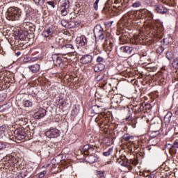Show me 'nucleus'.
<instances>
[{"label":"nucleus","mask_w":178,"mask_h":178,"mask_svg":"<svg viewBox=\"0 0 178 178\" xmlns=\"http://www.w3.org/2000/svg\"><path fill=\"white\" fill-rule=\"evenodd\" d=\"M117 162L121 166H124L125 168H127L129 170H131L133 169V167L131 165H134V166H136V165H138V159H127L126 156L121 155L118 159H117Z\"/></svg>","instance_id":"nucleus-1"},{"label":"nucleus","mask_w":178,"mask_h":178,"mask_svg":"<svg viewBox=\"0 0 178 178\" xmlns=\"http://www.w3.org/2000/svg\"><path fill=\"white\" fill-rule=\"evenodd\" d=\"M22 16V10L17 7H10L6 12V19L8 20H19Z\"/></svg>","instance_id":"nucleus-2"},{"label":"nucleus","mask_w":178,"mask_h":178,"mask_svg":"<svg viewBox=\"0 0 178 178\" xmlns=\"http://www.w3.org/2000/svg\"><path fill=\"white\" fill-rule=\"evenodd\" d=\"M117 55L120 58H130L131 56V52H133V47L129 46H122L120 49H117Z\"/></svg>","instance_id":"nucleus-3"},{"label":"nucleus","mask_w":178,"mask_h":178,"mask_svg":"<svg viewBox=\"0 0 178 178\" xmlns=\"http://www.w3.org/2000/svg\"><path fill=\"white\" fill-rule=\"evenodd\" d=\"M93 33L95 38H98V40H102L105 38V31H104V29L99 24L95 26Z\"/></svg>","instance_id":"nucleus-4"},{"label":"nucleus","mask_w":178,"mask_h":178,"mask_svg":"<svg viewBox=\"0 0 178 178\" xmlns=\"http://www.w3.org/2000/svg\"><path fill=\"white\" fill-rule=\"evenodd\" d=\"M165 147L170 151L172 156H175L176 154H177L178 140H175L172 145L170 143L165 144Z\"/></svg>","instance_id":"nucleus-5"},{"label":"nucleus","mask_w":178,"mask_h":178,"mask_svg":"<svg viewBox=\"0 0 178 178\" xmlns=\"http://www.w3.org/2000/svg\"><path fill=\"white\" fill-rule=\"evenodd\" d=\"M65 41L64 39H59L58 40V44L60 47H61L62 49H64L65 51H67V52L70 54H73L74 52V46L72 44H62V42Z\"/></svg>","instance_id":"nucleus-6"},{"label":"nucleus","mask_w":178,"mask_h":178,"mask_svg":"<svg viewBox=\"0 0 178 178\" xmlns=\"http://www.w3.org/2000/svg\"><path fill=\"white\" fill-rule=\"evenodd\" d=\"M45 135L49 138H58L60 136V131L58 129H50L49 131H46Z\"/></svg>","instance_id":"nucleus-7"},{"label":"nucleus","mask_w":178,"mask_h":178,"mask_svg":"<svg viewBox=\"0 0 178 178\" xmlns=\"http://www.w3.org/2000/svg\"><path fill=\"white\" fill-rule=\"evenodd\" d=\"M14 134L15 140H17V141H22V140H24L26 136V131H24V130L22 129H15Z\"/></svg>","instance_id":"nucleus-8"},{"label":"nucleus","mask_w":178,"mask_h":178,"mask_svg":"<svg viewBox=\"0 0 178 178\" xmlns=\"http://www.w3.org/2000/svg\"><path fill=\"white\" fill-rule=\"evenodd\" d=\"M111 104H117L118 105H124L126 104V101L123 99V97L120 95H115L111 98Z\"/></svg>","instance_id":"nucleus-9"},{"label":"nucleus","mask_w":178,"mask_h":178,"mask_svg":"<svg viewBox=\"0 0 178 178\" xmlns=\"http://www.w3.org/2000/svg\"><path fill=\"white\" fill-rule=\"evenodd\" d=\"M51 58L53 59L54 66H59L60 67H63V61L62 60V58L56 54L53 55Z\"/></svg>","instance_id":"nucleus-10"},{"label":"nucleus","mask_w":178,"mask_h":178,"mask_svg":"<svg viewBox=\"0 0 178 178\" xmlns=\"http://www.w3.org/2000/svg\"><path fill=\"white\" fill-rule=\"evenodd\" d=\"M80 62L82 65H88V63H91L92 62V56L90 54L83 55L80 58Z\"/></svg>","instance_id":"nucleus-11"},{"label":"nucleus","mask_w":178,"mask_h":178,"mask_svg":"<svg viewBox=\"0 0 178 178\" xmlns=\"http://www.w3.org/2000/svg\"><path fill=\"white\" fill-rule=\"evenodd\" d=\"M52 34H54V30L52 28H48L43 31L42 35L44 38H46V40H51Z\"/></svg>","instance_id":"nucleus-12"},{"label":"nucleus","mask_w":178,"mask_h":178,"mask_svg":"<svg viewBox=\"0 0 178 178\" xmlns=\"http://www.w3.org/2000/svg\"><path fill=\"white\" fill-rule=\"evenodd\" d=\"M47 115V110L44 108H40L39 111L33 114V118L35 119H41Z\"/></svg>","instance_id":"nucleus-13"},{"label":"nucleus","mask_w":178,"mask_h":178,"mask_svg":"<svg viewBox=\"0 0 178 178\" xmlns=\"http://www.w3.org/2000/svg\"><path fill=\"white\" fill-rule=\"evenodd\" d=\"M154 9L157 13L161 15H165V13H168V8L163 6H154Z\"/></svg>","instance_id":"nucleus-14"},{"label":"nucleus","mask_w":178,"mask_h":178,"mask_svg":"<svg viewBox=\"0 0 178 178\" xmlns=\"http://www.w3.org/2000/svg\"><path fill=\"white\" fill-rule=\"evenodd\" d=\"M152 108L151 104L142 103L139 104V111H141V112H147V111H149Z\"/></svg>","instance_id":"nucleus-15"},{"label":"nucleus","mask_w":178,"mask_h":178,"mask_svg":"<svg viewBox=\"0 0 178 178\" xmlns=\"http://www.w3.org/2000/svg\"><path fill=\"white\" fill-rule=\"evenodd\" d=\"M98 158L95 155L90 154L86 157V161L88 163H95L97 162Z\"/></svg>","instance_id":"nucleus-16"},{"label":"nucleus","mask_w":178,"mask_h":178,"mask_svg":"<svg viewBox=\"0 0 178 178\" xmlns=\"http://www.w3.org/2000/svg\"><path fill=\"white\" fill-rule=\"evenodd\" d=\"M29 70L32 72V73H38L40 72V64H33L32 65H29Z\"/></svg>","instance_id":"nucleus-17"},{"label":"nucleus","mask_w":178,"mask_h":178,"mask_svg":"<svg viewBox=\"0 0 178 178\" xmlns=\"http://www.w3.org/2000/svg\"><path fill=\"white\" fill-rule=\"evenodd\" d=\"M77 42L81 47H83V45H87V38L85 35H82L77 39Z\"/></svg>","instance_id":"nucleus-18"},{"label":"nucleus","mask_w":178,"mask_h":178,"mask_svg":"<svg viewBox=\"0 0 178 178\" xmlns=\"http://www.w3.org/2000/svg\"><path fill=\"white\" fill-rule=\"evenodd\" d=\"M93 70H94V72H95L96 73H99V72H103V70H105V65L102 63L97 64L94 67Z\"/></svg>","instance_id":"nucleus-19"},{"label":"nucleus","mask_w":178,"mask_h":178,"mask_svg":"<svg viewBox=\"0 0 178 178\" xmlns=\"http://www.w3.org/2000/svg\"><path fill=\"white\" fill-rule=\"evenodd\" d=\"M172 118H173V114L170 111H168L164 117V122L166 124H169Z\"/></svg>","instance_id":"nucleus-20"},{"label":"nucleus","mask_w":178,"mask_h":178,"mask_svg":"<svg viewBox=\"0 0 178 178\" xmlns=\"http://www.w3.org/2000/svg\"><path fill=\"white\" fill-rule=\"evenodd\" d=\"M60 8H65L69 9V8H70V1L62 0L60 2Z\"/></svg>","instance_id":"nucleus-21"},{"label":"nucleus","mask_w":178,"mask_h":178,"mask_svg":"<svg viewBox=\"0 0 178 178\" xmlns=\"http://www.w3.org/2000/svg\"><path fill=\"white\" fill-rule=\"evenodd\" d=\"M122 139L124 140L127 143H133L134 136H130L129 134H124L122 136Z\"/></svg>","instance_id":"nucleus-22"},{"label":"nucleus","mask_w":178,"mask_h":178,"mask_svg":"<svg viewBox=\"0 0 178 178\" xmlns=\"http://www.w3.org/2000/svg\"><path fill=\"white\" fill-rule=\"evenodd\" d=\"M101 106L95 105L92 106V111L93 113H95V115H99V113H102V111H101Z\"/></svg>","instance_id":"nucleus-23"},{"label":"nucleus","mask_w":178,"mask_h":178,"mask_svg":"<svg viewBox=\"0 0 178 178\" xmlns=\"http://www.w3.org/2000/svg\"><path fill=\"white\" fill-rule=\"evenodd\" d=\"M10 109V106L8 104H3L0 107V112H6Z\"/></svg>","instance_id":"nucleus-24"},{"label":"nucleus","mask_w":178,"mask_h":178,"mask_svg":"<svg viewBox=\"0 0 178 178\" xmlns=\"http://www.w3.org/2000/svg\"><path fill=\"white\" fill-rule=\"evenodd\" d=\"M60 10L62 16H67V13L69 12V8L60 7Z\"/></svg>","instance_id":"nucleus-25"},{"label":"nucleus","mask_w":178,"mask_h":178,"mask_svg":"<svg viewBox=\"0 0 178 178\" xmlns=\"http://www.w3.org/2000/svg\"><path fill=\"white\" fill-rule=\"evenodd\" d=\"M165 58H167L168 60H172V59L175 58V54L172 51H168L165 54Z\"/></svg>","instance_id":"nucleus-26"},{"label":"nucleus","mask_w":178,"mask_h":178,"mask_svg":"<svg viewBox=\"0 0 178 178\" xmlns=\"http://www.w3.org/2000/svg\"><path fill=\"white\" fill-rule=\"evenodd\" d=\"M23 106L25 108H31V106H33V102H31L30 100H26L23 102Z\"/></svg>","instance_id":"nucleus-27"},{"label":"nucleus","mask_w":178,"mask_h":178,"mask_svg":"<svg viewBox=\"0 0 178 178\" xmlns=\"http://www.w3.org/2000/svg\"><path fill=\"white\" fill-rule=\"evenodd\" d=\"M113 152V147H111L108 149L107 152H104L103 155L104 156H109L110 155H112Z\"/></svg>","instance_id":"nucleus-28"},{"label":"nucleus","mask_w":178,"mask_h":178,"mask_svg":"<svg viewBox=\"0 0 178 178\" xmlns=\"http://www.w3.org/2000/svg\"><path fill=\"white\" fill-rule=\"evenodd\" d=\"M34 2L37 6H43L45 3V0H34Z\"/></svg>","instance_id":"nucleus-29"},{"label":"nucleus","mask_w":178,"mask_h":178,"mask_svg":"<svg viewBox=\"0 0 178 178\" xmlns=\"http://www.w3.org/2000/svg\"><path fill=\"white\" fill-rule=\"evenodd\" d=\"M90 145H85L82 148V152H84L85 154H88V151L90 149Z\"/></svg>","instance_id":"nucleus-30"},{"label":"nucleus","mask_w":178,"mask_h":178,"mask_svg":"<svg viewBox=\"0 0 178 178\" xmlns=\"http://www.w3.org/2000/svg\"><path fill=\"white\" fill-rule=\"evenodd\" d=\"M147 69H149V72H155L156 70V67L152 66V64H148L146 65Z\"/></svg>","instance_id":"nucleus-31"},{"label":"nucleus","mask_w":178,"mask_h":178,"mask_svg":"<svg viewBox=\"0 0 178 178\" xmlns=\"http://www.w3.org/2000/svg\"><path fill=\"white\" fill-rule=\"evenodd\" d=\"M172 67L175 69H178V57L175 58L172 62Z\"/></svg>","instance_id":"nucleus-32"},{"label":"nucleus","mask_w":178,"mask_h":178,"mask_svg":"<svg viewBox=\"0 0 178 178\" xmlns=\"http://www.w3.org/2000/svg\"><path fill=\"white\" fill-rule=\"evenodd\" d=\"M72 54L70 53H67V54L63 55L64 59H67V60H73L72 58Z\"/></svg>","instance_id":"nucleus-33"},{"label":"nucleus","mask_w":178,"mask_h":178,"mask_svg":"<svg viewBox=\"0 0 178 178\" xmlns=\"http://www.w3.org/2000/svg\"><path fill=\"white\" fill-rule=\"evenodd\" d=\"M140 109V105H136L134 106L133 111H134V113H141V111Z\"/></svg>","instance_id":"nucleus-34"},{"label":"nucleus","mask_w":178,"mask_h":178,"mask_svg":"<svg viewBox=\"0 0 178 178\" xmlns=\"http://www.w3.org/2000/svg\"><path fill=\"white\" fill-rule=\"evenodd\" d=\"M61 24L62 26H63V27H65V28L70 27V24L69 22H67V21H66V19H63L61 21Z\"/></svg>","instance_id":"nucleus-35"},{"label":"nucleus","mask_w":178,"mask_h":178,"mask_svg":"<svg viewBox=\"0 0 178 178\" xmlns=\"http://www.w3.org/2000/svg\"><path fill=\"white\" fill-rule=\"evenodd\" d=\"M163 51H165V47H163V46H160L156 49V54H163Z\"/></svg>","instance_id":"nucleus-36"},{"label":"nucleus","mask_w":178,"mask_h":178,"mask_svg":"<svg viewBox=\"0 0 178 178\" xmlns=\"http://www.w3.org/2000/svg\"><path fill=\"white\" fill-rule=\"evenodd\" d=\"M108 44H109V41L108 40V38H106L103 44V47L104 48V49H107V48H109Z\"/></svg>","instance_id":"nucleus-37"},{"label":"nucleus","mask_w":178,"mask_h":178,"mask_svg":"<svg viewBox=\"0 0 178 178\" xmlns=\"http://www.w3.org/2000/svg\"><path fill=\"white\" fill-rule=\"evenodd\" d=\"M141 6V2L136 1L132 4V8H140Z\"/></svg>","instance_id":"nucleus-38"},{"label":"nucleus","mask_w":178,"mask_h":178,"mask_svg":"<svg viewBox=\"0 0 178 178\" xmlns=\"http://www.w3.org/2000/svg\"><path fill=\"white\" fill-rule=\"evenodd\" d=\"M102 79H104V74L102 73L99 74V75H97L96 76L97 81H101V80H102Z\"/></svg>","instance_id":"nucleus-39"},{"label":"nucleus","mask_w":178,"mask_h":178,"mask_svg":"<svg viewBox=\"0 0 178 178\" xmlns=\"http://www.w3.org/2000/svg\"><path fill=\"white\" fill-rule=\"evenodd\" d=\"M98 3H99V0H96L93 4V8L95 10H98Z\"/></svg>","instance_id":"nucleus-40"},{"label":"nucleus","mask_w":178,"mask_h":178,"mask_svg":"<svg viewBox=\"0 0 178 178\" xmlns=\"http://www.w3.org/2000/svg\"><path fill=\"white\" fill-rule=\"evenodd\" d=\"M95 149V146L90 145L89 146V150L88 152V154H91V152H92Z\"/></svg>","instance_id":"nucleus-41"},{"label":"nucleus","mask_w":178,"mask_h":178,"mask_svg":"<svg viewBox=\"0 0 178 178\" xmlns=\"http://www.w3.org/2000/svg\"><path fill=\"white\" fill-rule=\"evenodd\" d=\"M45 175H47V171H45V170L42 171V172H40L38 174V177H39V178H42V177H44V176H45Z\"/></svg>","instance_id":"nucleus-42"},{"label":"nucleus","mask_w":178,"mask_h":178,"mask_svg":"<svg viewBox=\"0 0 178 178\" xmlns=\"http://www.w3.org/2000/svg\"><path fill=\"white\" fill-rule=\"evenodd\" d=\"M6 148V145L3 142H0V151L5 149Z\"/></svg>","instance_id":"nucleus-43"},{"label":"nucleus","mask_w":178,"mask_h":178,"mask_svg":"<svg viewBox=\"0 0 178 178\" xmlns=\"http://www.w3.org/2000/svg\"><path fill=\"white\" fill-rule=\"evenodd\" d=\"M159 131H154L152 132V137L154 138V137H156V136H159Z\"/></svg>","instance_id":"nucleus-44"},{"label":"nucleus","mask_w":178,"mask_h":178,"mask_svg":"<svg viewBox=\"0 0 178 178\" xmlns=\"http://www.w3.org/2000/svg\"><path fill=\"white\" fill-rule=\"evenodd\" d=\"M96 61L97 62V63H101V62H104V57L98 56L96 59Z\"/></svg>","instance_id":"nucleus-45"},{"label":"nucleus","mask_w":178,"mask_h":178,"mask_svg":"<svg viewBox=\"0 0 178 178\" xmlns=\"http://www.w3.org/2000/svg\"><path fill=\"white\" fill-rule=\"evenodd\" d=\"M48 5H49V6H51V8H55V1H47Z\"/></svg>","instance_id":"nucleus-46"},{"label":"nucleus","mask_w":178,"mask_h":178,"mask_svg":"<svg viewBox=\"0 0 178 178\" xmlns=\"http://www.w3.org/2000/svg\"><path fill=\"white\" fill-rule=\"evenodd\" d=\"M104 171H97V176H99V177H104Z\"/></svg>","instance_id":"nucleus-47"},{"label":"nucleus","mask_w":178,"mask_h":178,"mask_svg":"<svg viewBox=\"0 0 178 178\" xmlns=\"http://www.w3.org/2000/svg\"><path fill=\"white\" fill-rule=\"evenodd\" d=\"M163 44H165V45H168V44H169V42L168 41L167 38L163 39Z\"/></svg>","instance_id":"nucleus-48"},{"label":"nucleus","mask_w":178,"mask_h":178,"mask_svg":"<svg viewBox=\"0 0 178 178\" xmlns=\"http://www.w3.org/2000/svg\"><path fill=\"white\" fill-rule=\"evenodd\" d=\"M35 60H38V58L34 57V58H31V60H30L31 62H35Z\"/></svg>","instance_id":"nucleus-49"},{"label":"nucleus","mask_w":178,"mask_h":178,"mask_svg":"<svg viewBox=\"0 0 178 178\" xmlns=\"http://www.w3.org/2000/svg\"><path fill=\"white\" fill-rule=\"evenodd\" d=\"M98 126H99V127H103L102 126H104V122L102 121H100L98 123Z\"/></svg>","instance_id":"nucleus-50"},{"label":"nucleus","mask_w":178,"mask_h":178,"mask_svg":"<svg viewBox=\"0 0 178 178\" xmlns=\"http://www.w3.org/2000/svg\"><path fill=\"white\" fill-rule=\"evenodd\" d=\"M5 130H6V128H5V127H3V126L0 127V131H5Z\"/></svg>","instance_id":"nucleus-51"},{"label":"nucleus","mask_w":178,"mask_h":178,"mask_svg":"<svg viewBox=\"0 0 178 178\" xmlns=\"http://www.w3.org/2000/svg\"><path fill=\"white\" fill-rule=\"evenodd\" d=\"M111 48V49H112V48H113V44L112 43V42H111V41H109V45H108V48Z\"/></svg>","instance_id":"nucleus-52"},{"label":"nucleus","mask_w":178,"mask_h":178,"mask_svg":"<svg viewBox=\"0 0 178 178\" xmlns=\"http://www.w3.org/2000/svg\"><path fill=\"white\" fill-rule=\"evenodd\" d=\"M131 114H129V115L126 118V120H131Z\"/></svg>","instance_id":"nucleus-53"},{"label":"nucleus","mask_w":178,"mask_h":178,"mask_svg":"<svg viewBox=\"0 0 178 178\" xmlns=\"http://www.w3.org/2000/svg\"><path fill=\"white\" fill-rule=\"evenodd\" d=\"M19 40H26V37L23 38V36L22 35H19Z\"/></svg>","instance_id":"nucleus-54"},{"label":"nucleus","mask_w":178,"mask_h":178,"mask_svg":"<svg viewBox=\"0 0 178 178\" xmlns=\"http://www.w3.org/2000/svg\"><path fill=\"white\" fill-rule=\"evenodd\" d=\"M166 71V68H165V67H163L161 68V73H163V72H165Z\"/></svg>","instance_id":"nucleus-55"},{"label":"nucleus","mask_w":178,"mask_h":178,"mask_svg":"<svg viewBox=\"0 0 178 178\" xmlns=\"http://www.w3.org/2000/svg\"><path fill=\"white\" fill-rule=\"evenodd\" d=\"M103 90H106V83L103 86Z\"/></svg>","instance_id":"nucleus-56"},{"label":"nucleus","mask_w":178,"mask_h":178,"mask_svg":"<svg viewBox=\"0 0 178 178\" xmlns=\"http://www.w3.org/2000/svg\"><path fill=\"white\" fill-rule=\"evenodd\" d=\"M154 175H151V176L149 177V178H154Z\"/></svg>","instance_id":"nucleus-57"},{"label":"nucleus","mask_w":178,"mask_h":178,"mask_svg":"<svg viewBox=\"0 0 178 178\" xmlns=\"http://www.w3.org/2000/svg\"><path fill=\"white\" fill-rule=\"evenodd\" d=\"M20 54H21L20 51L17 52V56H19V55H20Z\"/></svg>","instance_id":"nucleus-58"},{"label":"nucleus","mask_w":178,"mask_h":178,"mask_svg":"<svg viewBox=\"0 0 178 178\" xmlns=\"http://www.w3.org/2000/svg\"><path fill=\"white\" fill-rule=\"evenodd\" d=\"M25 76H26V77H29V74H25Z\"/></svg>","instance_id":"nucleus-59"},{"label":"nucleus","mask_w":178,"mask_h":178,"mask_svg":"<svg viewBox=\"0 0 178 178\" xmlns=\"http://www.w3.org/2000/svg\"><path fill=\"white\" fill-rule=\"evenodd\" d=\"M63 104H64V103H63V102H62V104H61V106H63Z\"/></svg>","instance_id":"nucleus-60"},{"label":"nucleus","mask_w":178,"mask_h":178,"mask_svg":"<svg viewBox=\"0 0 178 178\" xmlns=\"http://www.w3.org/2000/svg\"><path fill=\"white\" fill-rule=\"evenodd\" d=\"M115 157L117 158L116 154H115Z\"/></svg>","instance_id":"nucleus-61"},{"label":"nucleus","mask_w":178,"mask_h":178,"mask_svg":"<svg viewBox=\"0 0 178 178\" xmlns=\"http://www.w3.org/2000/svg\"><path fill=\"white\" fill-rule=\"evenodd\" d=\"M151 148H149V151H150Z\"/></svg>","instance_id":"nucleus-62"},{"label":"nucleus","mask_w":178,"mask_h":178,"mask_svg":"<svg viewBox=\"0 0 178 178\" xmlns=\"http://www.w3.org/2000/svg\"><path fill=\"white\" fill-rule=\"evenodd\" d=\"M72 27H73V26H70V29H72Z\"/></svg>","instance_id":"nucleus-63"},{"label":"nucleus","mask_w":178,"mask_h":178,"mask_svg":"<svg viewBox=\"0 0 178 178\" xmlns=\"http://www.w3.org/2000/svg\"><path fill=\"white\" fill-rule=\"evenodd\" d=\"M129 15H130L129 13H128V16H129Z\"/></svg>","instance_id":"nucleus-64"}]
</instances>
